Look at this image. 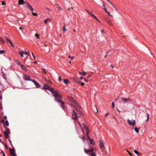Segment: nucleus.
<instances>
[{
    "label": "nucleus",
    "mask_w": 156,
    "mask_h": 156,
    "mask_svg": "<svg viewBox=\"0 0 156 156\" xmlns=\"http://www.w3.org/2000/svg\"><path fill=\"white\" fill-rule=\"evenodd\" d=\"M46 89L50 91L53 95L55 97V100L58 102H60L61 106L63 109H64V105L65 103L62 101L61 99L62 98L61 96L59 94V92L57 90H54V88H43Z\"/></svg>",
    "instance_id": "1"
},
{
    "label": "nucleus",
    "mask_w": 156,
    "mask_h": 156,
    "mask_svg": "<svg viewBox=\"0 0 156 156\" xmlns=\"http://www.w3.org/2000/svg\"><path fill=\"white\" fill-rule=\"evenodd\" d=\"M75 110H73L72 118L74 120H77L78 118L82 115V112L76 108H75Z\"/></svg>",
    "instance_id": "2"
},
{
    "label": "nucleus",
    "mask_w": 156,
    "mask_h": 156,
    "mask_svg": "<svg viewBox=\"0 0 156 156\" xmlns=\"http://www.w3.org/2000/svg\"><path fill=\"white\" fill-rule=\"evenodd\" d=\"M4 128L5 129V131L4 132V134L5 135V138L6 139H8L9 134L10 133V130L5 125H4Z\"/></svg>",
    "instance_id": "3"
},
{
    "label": "nucleus",
    "mask_w": 156,
    "mask_h": 156,
    "mask_svg": "<svg viewBox=\"0 0 156 156\" xmlns=\"http://www.w3.org/2000/svg\"><path fill=\"white\" fill-rule=\"evenodd\" d=\"M128 123L130 126H135V125L136 122L135 120L132 119L130 120L128 119L127 120Z\"/></svg>",
    "instance_id": "4"
},
{
    "label": "nucleus",
    "mask_w": 156,
    "mask_h": 156,
    "mask_svg": "<svg viewBox=\"0 0 156 156\" xmlns=\"http://www.w3.org/2000/svg\"><path fill=\"white\" fill-rule=\"evenodd\" d=\"M9 151L10 154L12 156H16V153L13 149H10Z\"/></svg>",
    "instance_id": "5"
},
{
    "label": "nucleus",
    "mask_w": 156,
    "mask_h": 156,
    "mask_svg": "<svg viewBox=\"0 0 156 156\" xmlns=\"http://www.w3.org/2000/svg\"><path fill=\"white\" fill-rule=\"evenodd\" d=\"M24 79L25 80H27L31 81L32 80L31 77L30 76L27 75H24Z\"/></svg>",
    "instance_id": "6"
},
{
    "label": "nucleus",
    "mask_w": 156,
    "mask_h": 156,
    "mask_svg": "<svg viewBox=\"0 0 156 156\" xmlns=\"http://www.w3.org/2000/svg\"><path fill=\"white\" fill-rule=\"evenodd\" d=\"M31 81L35 85L36 87V88H39L41 87L39 84L34 80H32Z\"/></svg>",
    "instance_id": "7"
},
{
    "label": "nucleus",
    "mask_w": 156,
    "mask_h": 156,
    "mask_svg": "<svg viewBox=\"0 0 156 156\" xmlns=\"http://www.w3.org/2000/svg\"><path fill=\"white\" fill-rule=\"evenodd\" d=\"M99 146L102 149H104V145L103 144V141L102 140H100L99 141Z\"/></svg>",
    "instance_id": "8"
},
{
    "label": "nucleus",
    "mask_w": 156,
    "mask_h": 156,
    "mask_svg": "<svg viewBox=\"0 0 156 156\" xmlns=\"http://www.w3.org/2000/svg\"><path fill=\"white\" fill-rule=\"evenodd\" d=\"M27 7L30 9V10H31L32 12L33 11V9L32 7V6L28 3H26Z\"/></svg>",
    "instance_id": "9"
},
{
    "label": "nucleus",
    "mask_w": 156,
    "mask_h": 156,
    "mask_svg": "<svg viewBox=\"0 0 156 156\" xmlns=\"http://www.w3.org/2000/svg\"><path fill=\"white\" fill-rule=\"evenodd\" d=\"M18 2L19 5H24L27 3L23 0H19Z\"/></svg>",
    "instance_id": "10"
},
{
    "label": "nucleus",
    "mask_w": 156,
    "mask_h": 156,
    "mask_svg": "<svg viewBox=\"0 0 156 156\" xmlns=\"http://www.w3.org/2000/svg\"><path fill=\"white\" fill-rule=\"evenodd\" d=\"M87 12H88V13L91 16L93 17L94 18H96V16L91 11L89 10H88L87 9L86 10Z\"/></svg>",
    "instance_id": "11"
},
{
    "label": "nucleus",
    "mask_w": 156,
    "mask_h": 156,
    "mask_svg": "<svg viewBox=\"0 0 156 156\" xmlns=\"http://www.w3.org/2000/svg\"><path fill=\"white\" fill-rule=\"evenodd\" d=\"M20 66V67L21 69L22 70H23L25 72L27 71V69L23 65L21 64Z\"/></svg>",
    "instance_id": "12"
},
{
    "label": "nucleus",
    "mask_w": 156,
    "mask_h": 156,
    "mask_svg": "<svg viewBox=\"0 0 156 156\" xmlns=\"http://www.w3.org/2000/svg\"><path fill=\"white\" fill-rule=\"evenodd\" d=\"M93 111L95 113H97L98 110L96 105H94L92 108Z\"/></svg>",
    "instance_id": "13"
},
{
    "label": "nucleus",
    "mask_w": 156,
    "mask_h": 156,
    "mask_svg": "<svg viewBox=\"0 0 156 156\" xmlns=\"http://www.w3.org/2000/svg\"><path fill=\"white\" fill-rule=\"evenodd\" d=\"M94 151L93 149L91 148L89 150H85L84 152L85 153L92 152Z\"/></svg>",
    "instance_id": "14"
},
{
    "label": "nucleus",
    "mask_w": 156,
    "mask_h": 156,
    "mask_svg": "<svg viewBox=\"0 0 156 156\" xmlns=\"http://www.w3.org/2000/svg\"><path fill=\"white\" fill-rule=\"evenodd\" d=\"M106 22L108 24H109L110 26H112V22H111V21L109 19H108L106 20Z\"/></svg>",
    "instance_id": "15"
},
{
    "label": "nucleus",
    "mask_w": 156,
    "mask_h": 156,
    "mask_svg": "<svg viewBox=\"0 0 156 156\" xmlns=\"http://www.w3.org/2000/svg\"><path fill=\"white\" fill-rule=\"evenodd\" d=\"M68 97L69 99L70 100V101L73 103L76 101L73 98L71 97L68 96Z\"/></svg>",
    "instance_id": "16"
},
{
    "label": "nucleus",
    "mask_w": 156,
    "mask_h": 156,
    "mask_svg": "<svg viewBox=\"0 0 156 156\" xmlns=\"http://www.w3.org/2000/svg\"><path fill=\"white\" fill-rule=\"evenodd\" d=\"M55 6L59 11H61L62 10V8L59 6V5L58 4H55Z\"/></svg>",
    "instance_id": "17"
},
{
    "label": "nucleus",
    "mask_w": 156,
    "mask_h": 156,
    "mask_svg": "<svg viewBox=\"0 0 156 156\" xmlns=\"http://www.w3.org/2000/svg\"><path fill=\"white\" fill-rule=\"evenodd\" d=\"M121 99L122 100L125 102H127L129 101V98H121Z\"/></svg>",
    "instance_id": "18"
},
{
    "label": "nucleus",
    "mask_w": 156,
    "mask_h": 156,
    "mask_svg": "<svg viewBox=\"0 0 156 156\" xmlns=\"http://www.w3.org/2000/svg\"><path fill=\"white\" fill-rule=\"evenodd\" d=\"M64 83L66 84H67L70 83V82L68 79H65L63 80Z\"/></svg>",
    "instance_id": "19"
},
{
    "label": "nucleus",
    "mask_w": 156,
    "mask_h": 156,
    "mask_svg": "<svg viewBox=\"0 0 156 156\" xmlns=\"http://www.w3.org/2000/svg\"><path fill=\"white\" fill-rule=\"evenodd\" d=\"M4 37L5 40H6L7 41L9 42L10 40L8 38V35H6L4 36Z\"/></svg>",
    "instance_id": "20"
},
{
    "label": "nucleus",
    "mask_w": 156,
    "mask_h": 156,
    "mask_svg": "<svg viewBox=\"0 0 156 156\" xmlns=\"http://www.w3.org/2000/svg\"><path fill=\"white\" fill-rule=\"evenodd\" d=\"M74 103L75 104V105L76 106L78 107L79 108H81V107L80 106L79 104L76 101H75Z\"/></svg>",
    "instance_id": "21"
},
{
    "label": "nucleus",
    "mask_w": 156,
    "mask_h": 156,
    "mask_svg": "<svg viewBox=\"0 0 156 156\" xmlns=\"http://www.w3.org/2000/svg\"><path fill=\"white\" fill-rule=\"evenodd\" d=\"M79 73L80 74L82 75L83 76H85L86 75V73L85 72H79Z\"/></svg>",
    "instance_id": "22"
},
{
    "label": "nucleus",
    "mask_w": 156,
    "mask_h": 156,
    "mask_svg": "<svg viewBox=\"0 0 156 156\" xmlns=\"http://www.w3.org/2000/svg\"><path fill=\"white\" fill-rule=\"evenodd\" d=\"M0 42H1L2 43V44H4L5 43V41L3 40L1 37H0Z\"/></svg>",
    "instance_id": "23"
},
{
    "label": "nucleus",
    "mask_w": 156,
    "mask_h": 156,
    "mask_svg": "<svg viewBox=\"0 0 156 156\" xmlns=\"http://www.w3.org/2000/svg\"><path fill=\"white\" fill-rule=\"evenodd\" d=\"M18 52L19 53V54H20L21 56L22 57H23V55L24 54V52L23 51L21 52L20 51H19Z\"/></svg>",
    "instance_id": "24"
},
{
    "label": "nucleus",
    "mask_w": 156,
    "mask_h": 156,
    "mask_svg": "<svg viewBox=\"0 0 156 156\" xmlns=\"http://www.w3.org/2000/svg\"><path fill=\"white\" fill-rule=\"evenodd\" d=\"M146 116L147 117V119H144L145 121L146 122L148 121L149 119V114L148 113H147L146 114Z\"/></svg>",
    "instance_id": "25"
},
{
    "label": "nucleus",
    "mask_w": 156,
    "mask_h": 156,
    "mask_svg": "<svg viewBox=\"0 0 156 156\" xmlns=\"http://www.w3.org/2000/svg\"><path fill=\"white\" fill-rule=\"evenodd\" d=\"M83 127L84 129L86 130H88V128L85 125V124H84V123L83 124Z\"/></svg>",
    "instance_id": "26"
},
{
    "label": "nucleus",
    "mask_w": 156,
    "mask_h": 156,
    "mask_svg": "<svg viewBox=\"0 0 156 156\" xmlns=\"http://www.w3.org/2000/svg\"><path fill=\"white\" fill-rule=\"evenodd\" d=\"M43 88H50V87L48 84H46L44 85Z\"/></svg>",
    "instance_id": "27"
},
{
    "label": "nucleus",
    "mask_w": 156,
    "mask_h": 156,
    "mask_svg": "<svg viewBox=\"0 0 156 156\" xmlns=\"http://www.w3.org/2000/svg\"><path fill=\"white\" fill-rule=\"evenodd\" d=\"M16 62L17 65L19 66H20V65H21L22 64L20 63V61L19 60H17L16 61Z\"/></svg>",
    "instance_id": "28"
},
{
    "label": "nucleus",
    "mask_w": 156,
    "mask_h": 156,
    "mask_svg": "<svg viewBox=\"0 0 156 156\" xmlns=\"http://www.w3.org/2000/svg\"><path fill=\"white\" fill-rule=\"evenodd\" d=\"M90 140V144H94V142L93 140V139H90V140Z\"/></svg>",
    "instance_id": "29"
},
{
    "label": "nucleus",
    "mask_w": 156,
    "mask_h": 156,
    "mask_svg": "<svg viewBox=\"0 0 156 156\" xmlns=\"http://www.w3.org/2000/svg\"><path fill=\"white\" fill-rule=\"evenodd\" d=\"M24 53V54H25L28 56H30V53L29 52H27L26 51H25Z\"/></svg>",
    "instance_id": "30"
},
{
    "label": "nucleus",
    "mask_w": 156,
    "mask_h": 156,
    "mask_svg": "<svg viewBox=\"0 0 156 156\" xmlns=\"http://www.w3.org/2000/svg\"><path fill=\"white\" fill-rule=\"evenodd\" d=\"M134 130L136 133H139V129L138 128H137L136 127L134 129Z\"/></svg>",
    "instance_id": "31"
},
{
    "label": "nucleus",
    "mask_w": 156,
    "mask_h": 156,
    "mask_svg": "<svg viewBox=\"0 0 156 156\" xmlns=\"http://www.w3.org/2000/svg\"><path fill=\"white\" fill-rule=\"evenodd\" d=\"M35 36L37 39H40L39 34H38L37 33H36L35 34Z\"/></svg>",
    "instance_id": "32"
},
{
    "label": "nucleus",
    "mask_w": 156,
    "mask_h": 156,
    "mask_svg": "<svg viewBox=\"0 0 156 156\" xmlns=\"http://www.w3.org/2000/svg\"><path fill=\"white\" fill-rule=\"evenodd\" d=\"M62 30L64 32H65L66 30L65 25L62 27Z\"/></svg>",
    "instance_id": "33"
},
{
    "label": "nucleus",
    "mask_w": 156,
    "mask_h": 156,
    "mask_svg": "<svg viewBox=\"0 0 156 156\" xmlns=\"http://www.w3.org/2000/svg\"><path fill=\"white\" fill-rule=\"evenodd\" d=\"M41 69L43 71V72L44 73H45V74H46L47 73V72L46 71H45V69H44V68H41Z\"/></svg>",
    "instance_id": "34"
},
{
    "label": "nucleus",
    "mask_w": 156,
    "mask_h": 156,
    "mask_svg": "<svg viewBox=\"0 0 156 156\" xmlns=\"http://www.w3.org/2000/svg\"><path fill=\"white\" fill-rule=\"evenodd\" d=\"M45 80L47 81V82L49 83L50 84H51L52 83V82L51 81H50V80H47L46 78H45Z\"/></svg>",
    "instance_id": "35"
},
{
    "label": "nucleus",
    "mask_w": 156,
    "mask_h": 156,
    "mask_svg": "<svg viewBox=\"0 0 156 156\" xmlns=\"http://www.w3.org/2000/svg\"><path fill=\"white\" fill-rule=\"evenodd\" d=\"M2 76L5 79V80H6L7 78L6 75L5 74H3Z\"/></svg>",
    "instance_id": "36"
},
{
    "label": "nucleus",
    "mask_w": 156,
    "mask_h": 156,
    "mask_svg": "<svg viewBox=\"0 0 156 156\" xmlns=\"http://www.w3.org/2000/svg\"><path fill=\"white\" fill-rule=\"evenodd\" d=\"M5 125L6 126H8L9 125V122L8 121H7V120H6L5 122Z\"/></svg>",
    "instance_id": "37"
},
{
    "label": "nucleus",
    "mask_w": 156,
    "mask_h": 156,
    "mask_svg": "<svg viewBox=\"0 0 156 156\" xmlns=\"http://www.w3.org/2000/svg\"><path fill=\"white\" fill-rule=\"evenodd\" d=\"M50 20V19H46L44 21V23H45V24H46L47 23V22L48 21H49Z\"/></svg>",
    "instance_id": "38"
},
{
    "label": "nucleus",
    "mask_w": 156,
    "mask_h": 156,
    "mask_svg": "<svg viewBox=\"0 0 156 156\" xmlns=\"http://www.w3.org/2000/svg\"><path fill=\"white\" fill-rule=\"evenodd\" d=\"M5 51V50H0V54H4Z\"/></svg>",
    "instance_id": "39"
},
{
    "label": "nucleus",
    "mask_w": 156,
    "mask_h": 156,
    "mask_svg": "<svg viewBox=\"0 0 156 156\" xmlns=\"http://www.w3.org/2000/svg\"><path fill=\"white\" fill-rule=\"evenodd\" d=\"M1 122L2 123H3V126H4V125H5V123H4V120H2L1 121Z\"/></svg>",
    "instance_id": "40"
},
{
    "label": "nucleus",
    "mask_w": 156,
    "mask_h": 156,
    "mask_svg": "<svg viewBox=\"0 0 156 156\" xmlns=\"http://www.w3.org/2000/svg\"><path fill=\"white\" fill-rule=\"evenodd\" d=\"M92 156H96V155L94 153L92 152L91 154H90Z\"/></svg>",
    "instance_id": "41"
},
{
    "label": "nucleus",
    "mask_w": 156,
    "mask_h": 156,
    "mask_svg": "<svg viewBox=\"0 0 156 156\" xmlns=\"http://www.w3.org/2000/svg\"><path fill=\"white\" fill-rule=\"evenodd\" d=\"M134 153H135L136 154H140L139 152H138V151L136 150H135L134 151Z\"/></svg>",
    "instance_id": "42"
},
{
    "label": "nucleus",
    "mask_w": 156,
    "mask_h": 156,
    "mask_svg": "<svg viewBox=\"0 0 156 156\" xmlns=\"http://www.w3.org/2000/svg\"><path fill=\"white\" fill-rule=\"evenodd\" d=\"M9 42L10 44H11V45L12 46V47H14V45L13 44L12 42H11V41H10Z\"/></svg>",
    "instance_id": "43"
},
{
    "label": "nucleus",
    "mask_w": 156,
    "mask_h": 156,
    "mask_svg": "<svg viewBox=\"0 0 156 156\" xmlns=\"http://www.w3.org/2000/svg\"><path fill=\"white\" fill-rule=\"evenodd\" d=\"M108 2H109L113 7H114L115 6L109 0L108 1Z\"/></svg>",
    "instance_id": "44"
},
{
    "label": "nucleus",
    "mask_w": 156,
    "mask_h": 156,
    "mask_svg": "<svg viewBox=\"0 0 156 156\" xmlns=\"http://www.w3.org/2000/svg\"><path fill=\"white\" fill-rule=\"evenodd\" d=\"M69 58H70L71 60H73V59L74 57H71L70 55H69L68 57Z\"/></svg>",
    "instance_id": "45"
},
{
    "label": "nucleus",
    "mask_w": 156,
    "mask_h": 156,
    "mask_svg": "<svg viewBox=\"0 0 156 156\" xmlns=\"http://www.w3.org/2000/svg\"><path fill=\"white\" fill-rule=\"evenodd\" d=\"M32 14L34 16H37L38 15L37 14V13H34V12H32Z\"/></svg>",
    "instance_id": "46"
},
{
    "label": "nucleus",
    "mask_w": 156,
    "mask_h": 156,
    "mask_svg": "<svg viewBox=\"0 0 156 156\" xmlns=\"http://www.w3.org/2000/svg\"><path fill=\"white\" fill-rule=\"evenodd\" d=\"M103 3H104L102 5L103 8H106V6L105 4H104V2H103Z\"/></svg>",
    "instance_id": "47"
},
{
    "label": "nucleus",
    "mask_w": 156,
    "mask_h": 156,
    "mask_svg": "<svg viewBox=\"0 0 156 156\" xmlns=\"http://www.w3.org/2000/svg\"><path fill=\"white\" fill-rule=\"evenodd\" d=\"M107 13L108 14V15L109 16H110L111 17H112L113 16L112 15H111L110 12H108Z\"/></svg>",
    "instance_id": "48"
},
{
    "label": "nucleus",
    "mask_w": 156,
    "mask_h": 156,
    "mask_svg": "<svg viewBox=\"0 0 156 156\" xmlns=\"http://www.w3.org/2000/svg\"><path fill=\"white\" fill-rule=\"evenodd\" d=\"M4 145L5 147L7 149H8V146L6 144H5V143H4Z\"/></svg>",
    "instance_id": "49"
},
{
    "label": "nucleus",
    "mask_w": 156,
    "mask_h": 156,
    "mask_svg": "<svg viewBox=\"0 0 156 156\" xmlns=\"http://www.w3.org/2000/svg\"><path fill=\"white\" fill-rule=\"evenodd\" d=\"M103 9L105 10V11L107 13L108 12V11H107V10L106 8H103Z\"/></svg>",
    "instance_id": "50"
},
{
    "label": "nucleus",
    "mask_w": 156,
    "mask_h": 156,
    "mask_svg": "<svg viewBox=\"0 0 156 156\" xmlns=\"http://www.w3.org/2000/svg\"><path fill=\"white\" fill-rule=\"evenodd\" d=\"M114 106H115V104L113 102H112V107L114 108Z\"/></svg>",
    "instance_id": "51"
},
{
    "label": "nucleus",
    "mask_w": 156,
    "mask_h": 156,
    "mask_svg": "<svg viewBox=\"0 0 156 156\" xmlns=\"http://www.w3.org/2000/svg\"><path fill=\"white\" fill-rule=\"evenodd\" d=\"M32 56H33V58H34V59H36V57H35L34 56V54H33V53H32Z\"/></svg>",
    "instance_id": "52"
},
{
    "label": "nucleus",
    "mask_w": 156,
    "mask_h": 156,
    "mask_svg": "<svg viewBox=\"0 0 156 156\" xmlns=\"http://www.w3.org/2000/svg\"><path fill=\"white\" fill-rule=\"evenodd\" d=\"M86 131V132H87L86 135H88V133H89V131L88 130H87Z\"/></svg>",
    "instance_id": "53"
},
{
    "label": "nucleus",
    "mask_w": 156,
    "mask_h": 156,
    "mask_svg": "<svg viewBox=\"0 0 156 156\" xmlns=\"http://www.w3.org/2000/svg\"><path fill=\"white\" fill-rule=\"evenodd\" d=\"M127 152L131 156H132V154L129 151H127Z\"/></svg>",
    "instance_id": "54"
},
{
    "label": "nucleus",
    "mask_w": 156,
    "mask_h": 156,
    "mask_svg": "<svg viewBox=\"0 0 156 156\" xmlns=\"http://www.w3.org/2000/svg\"><path fill=\"white\" fill-rule=\"evenodd\" d=\"M85 139V136H83L82 138V140L83 141H84Z\"/></svg>",
    "instance_id": "55"
},
{
    "label": "nucleus",
    "mask_w": 156,
    "mask_h": 156,
    "mask_svg": "<svg viewBox=\"0 0 156 156\" xmlns=\"http://www.w3.org/2000/svg\"><path fill=\"white\" fill-rule=\"evenodd\" d=\"M9 140V142L10 143V145H11V146H12V142H11V141L9 139H8Z\"/></svg>",
    "instance_id": "56"
},
{
    "label": "nucleus",
    "mask_w": 156,
    "mask_h": 156,
    "mask_svg": "<svg viewBox=\"0 0 156 156\" xmlns=\"http://www.w3.org/2000/svg\"><path fill=\"white\" fill-rule=\"evenodd\" d=\"M62 80L61 78V77L60 76L59 77V78H58V80L60 81H61V80Z\"/></svg>",
    "instance_id": "57"
},
{
    "label": "nucleus",
    "mask_w": 156,
    "mask_h": 156,
    "mask_svg": "<svg viewBox=\"0 0 156 156\" xmlns=\"http://www.w3.org/2000/svg\"><path fill=\"white\" fill-rule=\"evenodd\" d=\"M87 139H89V140H90V139H91L90 138V137L88 135H87Z\"/></svg>",
    "instance_id": "58"
},
{
    "label": "nucleus",
    "mask_w": 156,
    "mask_h": 156,
    "mask_svg": "<svg viewBox=\"0 0 156 156\" xmlns=\"http://www.w3.org/2000/svg\"><path fill=\"white\" fill-rule=\"evenodd\" d=\"M95 19H96L99 22H100V20H99L98 18H97L96 17V18H94Z\"/></svg>",
    "instance_id": "59"
},
{
    "label": "nucleus",
    "mask_w": 156,
    "mask_h": 156,
    "mask_svg": "<svg viewBox=\"0 0 156 156\" xmlns=\"http://www.w3.org/2000/svg\"><path fill=\"white\" fill-rule=\"evenodd\" d=\"M2 5H5V3L4 2H2Z\"/></svg>",
    "instance_id": "60"
},
{
    "label": "nucleus",
    "mask_w": 156,
    "mask_h": 156,
    "mask_svg": "<svg viewBox=\"0 0 156 156\" xmlns=\"http://www.w3.org/2000/svg\"><path fill=\"white\" fill-rule=\"evenodd\" d=\"M2 105H0V110H2Z\"/></svg>",
    "instance_id": "61"
},
{
    "label": "nucleus",
    "mask_w": 156,
    "mask_h": 156,
    "mask_svg": "<svg viewBox=\"0 0 156 156\" xmlns=\"http://www.w3.org/2000/svg\"><path fill=\"white\" fill-rule=\"evenodd\" d=\"M2 99V95H0V100H1Z\"/></svg>",
    "instance_id": "62"
},
{
    "label": "nucleus",
    "mask_w": 156,
    "mask_h": 156,
    "mask_svg": "<svg viewBox=\"0 0 156 156\" xmlns=\"http://www.w3.org/2000/svg\"><path fill=\"white\" fill-rule=\"evenodd\" d=\"M4 119H7V117L6 116H4Z\"/></svg>",
    "instance_id": "63"
},
{
    "label": "nucleus",
    "mask_w": 156,
    "mask_h": 156,
    "mask_svg": "<svg viewBox=\"0 0 156 156\" xmlns=\"http://www.w3.org/2000/svg\"><path fill=\"white\" fill-rule=\"evenodd\" d=\"M108 52H107V54H106V55L105 56V58H106V57H107V55H108Z\"/></svg>",
    "instance_id": "64"
}]
</instances>
